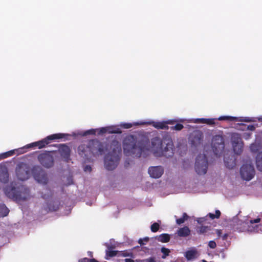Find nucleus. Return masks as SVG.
<instances>
[{"label":"nucleus","instance_id":"45","mask_svg":"<svg viewBox=\"0 0 262 262\" xmlns=\"http://www.w3.org/2000/svg\"><path fill=\"white\" fill-rule=\"evenodd\" d=\"M145 262H156L155 258L154 257H150L145 260Z\"/></svg>","mask_w":262,"mask_h":262},{"label":"nucleus","instance_id":"46","mask_svg":"<svg viewBox=\"0 0 262 262\" xmlns=\"http://www.w3.org/2000/svg\"><path fill=\"white\" fill-rule=\"evenodd\" d=\"M260 221V218H257V219H255L254 220H250V223L252 224H254V223H259Z\"/></svg>","mask_w":262,"mask_h":262},{"label":"nucleus","instance_id":"4","mask_svg":"<svg viewBox=\"0 0 262 262\" xmlns=\"http://www.w3.org/2000/svg\"><path fill=\"white\" fill-rule=\"evenodd\" d=\"M4 191L8 198L16 202L26 201L30 197L29 188L23 185L17 187L8 186L5 188Z\"/></svg>","mask_w":262,"mask_h":262},{"label":"nucleus","instance_id":"24","mask_svg":"<svg viewBox=\"0 0 262 262\" xmlns=\"http://www.w3.org/2000/svg\"><path fill=\"white\" fill-rule=\"evenodd\" d=\"M256 164L257 169L262 171V152H258L257 155Z\"/></svg>","mask_w":262,"mask_h":262},{"label":"nucleus","instance_id":"32","mask_svg":"<svg viewBox=\"0 0 262 262\" xmlns=\"http://www.w3.org/2000/svg\"><path fill=\"white\" fill-rule=\"evenodd\" d=\"M221 212L220 210H216L215 211V214H213V213H209L208 214V216L210 217V218H211L212 220H213L214 219H219L220 218V216H221Z\"/></svg>","mask_w":262,"mask_h":262},{"label":"nucleus","instance_id":"56","mask_svg":"<svg viewBox=\"0 0 262 262\" xmlns=\"http://www.w3.org/2000/svg\"><path fill=\"white\" fill-rule=\"evenodd\" d=\"M203 262H207V261L206 260H203Z\"/></svg>","mask_w":262,"mask_h":262},{"label":"nucleus","instance_id":"28","mask_svg":"<svg viewBox=\"0 0 262 262\" xmlns=\"http://www.w3.org/2000/svg\"><path fill=\"white\" fill-rule=\"evenodd\" d=\"M189 218L188 215L186 213H184L183 214L182 217L180 219H178L176 220V223L178 225H181L185 222V221L187 220Z\"/></svg>","mask_w":262,"mask_h":262},{"label":"nucleus","instance_id":"9","mask_svg":"<svg viewBox=\"0 0 262 262\" xmlns=\"http://www.w3.org/2000/svg\"><path fill=\"white\" fill-rule=\"evenodd\" d=\"M212 148L214 154L219 156L224 149V139L222 136L217 135L213 137L211 143Z\"/></svg>","mask_w":262,"mask_h":262},{"label":"nucleus","instance_id":"37","mask_svg":"<svg viewBox=\"0 0 262 262\" xmlns=\"http://www.w3.org/2000/svg\"><path fill=\"white\" fill-rule=\"evenodd\" d=\"M14 150H10L3 154L2 156L3 158H6L8 157L13 156L14 154Z\"/></svg>","mask_w":262,"mask_h":262},{"label":"nucleus","instance_id":"31","mask_svg":"<svg viewBox=\"0 0 262 262\" xmlns=\"http://www.w3.org/2000/svg\"><path fill=\"white\" fill-rule=\"evenodd\" d=\"M210 230V227L208 226H201L197 231L199 234H205Z\"/></svg>","mask_w":262,"mask_h":262},{"label":"nucleus","instance_id":"36","mask_svg":"<svg viewBox=\"0 0 262 262\" xmlns=\"http://www.w3.org/2000/svg\"><path fill=\"white\" fill-rule=\"evenodd\" d=\"M195 252L193 251H188L186 253V257L188 259H190L194 257Z\"/></svg>","mask_w":262,"mask_h":262},{"label":"nucleus","instance_id":"48","mask_svg":"<svg viewBox=\"0 0 262 262\" xmlns=\"http://www.w3.org/2000/svg\"><path fill=\"white\" fill-rule=\"evenodd\" d=\"M216 233L217 234L219 237H222V231L221 229H217L216 230Z\"/></svg>","mask_w":262,"mask_h":262},{"label":"nucleus","instance_id":"27","mask_svg":"<svg viewBox=\"0 0 262 262\" xmlns=\"http://www.w3.org/2000/svg\"><path fill=\"white\" fill-rule=\"evenodd\" d=\"M9 212V210L4 204H0V216H6Z\"/></svg>","mask_w":262,"mask_h":262},{"label":"nucleus","instance_id":"44","mask_svg":"<svg viewBox=\"0 0 262 262\" xmlns=\"http://www.w3.org/2000/svg\"><path fill=\"white\" fill-rule=\"evenodd\" d=\"M225 163L226 166L227 168H229V169H231V168H232L234 167V163H233V162H232V163H231V164L229 165V164H228V163L226 160H225Z\"/></svg>","mask_w":262,"mask_h":262},{"label":"nucleus","instance_id":"8","mask_svg":"<svg viewBox=\"0 0 262 262\" xmlns=\"http://www.w3.org/2000/svg\"><path fill=\"white\" fill-rule=\"evenodd\" d=\"M32 174L34 179L39 183L46 185L48 182L47 173L39 166H34L31 169Z\"/></svg>","mask_w":262,"mask_h":262},{"label":"nucleus","instance_id":"21","mask_svg":"<svg viewBox=\"0 0 262 262\" xmlns=\"http://www.w3.org/2000/svg\"><path fill=\"white\" fill-rule=\"evenodd\" d=\"M231 140L232 146L243 142L240 134L235 133L231 135Z\"/></svg>","mask_w":262,"mask_h":262},{"label":"nucleus","instance_id":"29","mask_svg":"<svg viewBox=\"0 0 262 262\" xmlns=\"http://www.w3.org/2000/svg\"><path fill=\"white\" fill-rule=\"evenodd\" d=\"M118 252V251L106 250L105 258L106 259H108L109 257H112L117 255Z\"/></svg>","mask_w":262,"mask_h":262},{"label":"nucleus","instance_id":"19","mask_svg":"<svg viewBox=\"0 0 262 262\" xmlns=\"http://www.w3.org/2000/svg\"><path fill=\"white\" fill-rule=\"evenodd\" d=\"M50 143L49 140L47 139V137L41 140L32 143L29 145L30 147H34L37 146L39 149L45 147L47 145Z\"/></svg>","mask_w":262,"mask_h":262},{"label":"nucleus","instance_id":"12","mask_svg":"<svg viewBox=\"0 0 262 262\" xmlns=\"http://www.w3.org/2000/svg\"><path fill=\"white\" fill-rule=\"evenodd\" d=\"M93 157L102 155L104 152L103 144L98 140H91L88 142Z\"/></svg>","mask_w":262,"mask_h":262},{"label":"nucleus","instance_id":"25","mask_svg":"<svg viewBox=\"0 0 262 262\" xmlns=\"http://www.w3.org/2000/svg\"><path fill=\"white\" fill-rule=\"evenodd\" d=\"M107 133L108 134H120L121 131L120 128L115 126H106Z\"/></svg>","mask_w":262,"mask_h":262},{"label":"nucleus","instance_id":"33","mask_svg":"<svg viewBox=\"0 0 262 262\" xmlns=\"http://www.w3.org/2000/svg\"><path fill=\"white\" fill-rule=\"evenodd\" d=\"M184 128V126L182 124L177 123L174 126H172L170 127L171 130H181Z\"/></svg>","mask_w":262,"mask_h":262},{"label":"nucleus","instance_id":"15","mask_svg":"<svg viewBox=\"0 0 262 262\" xmlns=\"http://www.w3.org/2000/svg\"><path fill=\"white\" fill-rule=\"evenodd\" d=\"M54 146L58 147V151L60 156L68 162L70 157L71 151L70 148L66 144H56Z\"/></svg>","mask_w":262,"mask_h":262},{"label":"nucleus","instance_id":"6","mask_svg":"<svg viewBox=\"0 0 262 262\" xmlns=\"http://www.w3.org/2000/svg\"><path fill=\"white\" fill-rule=\"evenodd\" d=\"M208 159L205 154H200L196 158L195 163V170L196 172L200 175L206 173L208 169Z\"/></svg>","mask_w":262,"mask_h":262},{"label":"nucleus","instance_id":"10","mask_svg":"<svg viewBox=\"0 0 262 262\" xmlns=\"http://www.w3.org/2000/svg\"><path fill=\"white\" fill-rule=\"evenodd\" d=\"M31 169L25 163L19 164L16 169V173L18 179L21 181L28 179L30 176Z\"/></svg>","mask_w":262,"mask_h":262},{"label":"nucleus","instance_id":"34","mask_svg":"<svg viewBox=\"0 0 262 262\" xmlns=\"http://www.w3.org/2000/svg\"><path fill=\"white\" fill-rule=\"evenodd\" d=\"M160 228V225L158 223H154L151 225L150 229L152 232H157Z\"/></svg>","mask_w":262,"mask_h":262},{"label":"nucleus","instance_id":"42","mask_svg":"<svg viewBox=\"0 0 262 262\" xmlns=\"http://www.w3.org/2000/svg\"><path fill=\"white\" fill-rule=\"evenodd\" d=\"M208 246L211 249H214L216 247V243L214 241H210L208 243Z\"/></svg>","mask_w":262,"mask_h":262},{"label":"nucleus","instance_id":"50","mask_svg":"<svg viewBox=\"0 0 262 262\" xmlns=\"http://www.w3.org/2000/svg\"><path fill=\"white\" fill-rule=\"evenodd\" d=\"M228 235L227 233H225L222 236V238L223 240H226L227 238Z\"/></svg>","mask_w":262,"mask_h":262},{"label":"nucleus","instance_id":"13","mask_svg":"<svg viewBox=\"0 0 262 262\" xmlns=\"http://www.w3.org/2000/svg\"><path fill=\"white\" fill-rule=\"evenodd\" d=\"M78 152L85 161H90L91 158L93 157L88 143L86 144L79 145L78 147Z\"/></svg>","mask_w":262,"mask_h":262},{"label":"nucleus","instance_id":"54","mask_svg":"<svg viewBox=\"0 0 262 262\" xmlns=\"http://www.w3.org/2000/svg\"><path fill=\"white\" fill-rule=\"evenodd\" d=\"M258 120L259 121H262V118H259Z\"/></svg>","mask_w":262,"mask_h":262},{"label":"nucleus","instance_id":"52","mask_svg":"<svg viewBox=\"0 0 262 262\" xmlns=\"http://www.w3.org/2000/svg\"><path fill=\"white\" fill-rule=\"evenodd\" d=\"M89 262H99L94 258L89 259Z\"/></svg>","mask_w":262,"mask_h":262},{"label":"nucleus","instance_id":"41","mask_svg":"<svg viewBox=\"0 0 262 262\" xmlns=\"http://www.w3.org/2000/svg\"><path fill=\"white\" fill-rule=\"evenodd\" d=\"M121 126L124 128H130L133 126V125L130 123H124L121 124Z\"/></svg>","mask_w":262,"mask_h":262},{"label":"nucleus","instance_id":"40","mask_svg":"<svg viewBox=\"0 0 262 262\" xmlns=\"http://www.w3.org/2000/svg\"><path fill=\"white\" fill-rule=\"evenodd\" d=\"M132 253L128 252L127 251H123L120 252V254L119 255L123 256V257H126V256H130L132 255Z\"/></svg>","mask_w":262,"mask_h":262},{"label":"nucleus","instance_id":"38","mask_svg":"<svg viewBox=\"0 0 262 262\" xmlns=\"http://www.w3.org/2000/svg\"><path fill=\"white\" fill-rule=\"evenodd\" d=\"M149 238L148 237H145L143 239L140 238L138 241V243L140 244V245H144L145 244V242L147 243L149 241Z\"/></svg>","mask_w":262,"mask_h":262},{"label":"nucleus","instance_id":"3","mask_svg":"<svg viewBox=\"0 0 262 262\" xmlns=\"http://www.w3.org/2000/svg\"><path fill=\"white\" fill-rule=\"evenodd\" d=\"M112 150L104 159V165L106 169L112 170L118 165L121 154V144L117 140H113L110 145Z\"/></svg>","mask_w":262,"mask_h":262},{"label":"nucleus","instance_id":"47","mask_svg":"<svg viewBox=\"0 0 262 262\" xmlns=\"http://www.w3.org/2000/svg\"><path fill=\"white\" fill-rule=\"evenodd\" d=\"M91 170H92V168L90 165H86L84 167V171L85 172H86V171L91 172Z\"/></svg>","mask_w":262,"mask_h":262},{"label":"nucleus","instance_id":"11","mask_svg":"<svg viewBox=\"0 0 262 262\" xmlns=\"http://www.w3.org/2000/svg\"><path fill=\"white\" fill-rule=\"evenodd\" d=\"M242 178L246 181L251 180L255 175V170L251 164H243L240 169Z\"/></svg>","mask_w":262,"mask_h":262},{"label":"nucleus","instance_id":"20","mask_svg":"<svg viewBox=\"0 0 262 262\" xmlns=\"http://www.w3.org/2000/svg\"><path fill=\"white\" fill-rule=\"evenodd\" d=\"M69 136V135L64 133H57L51 135L47 137V139L49 140L50 142L52 140H57L61 139H67V137Z\"/></svg>","mask_w":262,"mask_h":262},{"label":"nucleus","instance_id":"2","mask_svg":"<svg viewBox=\"0 0 262 262\" xmlns=\"http://www.w3.org/2000/svg\"><path fill=\"white\" fill-rule=\"evenodd\" d=\"M151 149L156 157H172L175 148L172 139L168 137H156L151 139Z\"/></svg>","mask_w":262,"mask_h":262},{"label":"nucleus","instance_id":"14","mask_svg":"<svg viewBox=\"0 0 262 262\" xmlns=\"http://www.w3.org/2000/svg\"><path fill=\"white\" fill-rule=\"evenodd\" d=\"M203 134L200 130L193 132L190 136V141L192 145L196 147L200 145L203 140Z\"/></svg>","mask_w":262,"mask_h":262},{"label":"nucleus","instance_id":"5","mask_svg":"<svg viewBox=\"0 0 262 262\" xmlns=\"http://www.w3.org/2000/svg\"><path fill=\"white\" fill-rule=\"evenodd\" d=\"M228 120L230 121H241L249 122L251 120L247 117H236L232 116H221L218 118H198L195 119L194 121L195 123H203L209 125H213L215 124V120Z\"/></svg>","mask_w":262,"mask_h":262},{"label":"nucleus","instance_id":"35","mask_svg":"<svg viewBox=\"0 0 262 262\" xmlns=\"http://www.w3.org/2000/svg\"><path fill=\"white\" fill-rule=\"evenodd\" d=\"M242 125L243 126V128H242V130H254L255 129V127L253 125H246L244 124H242Z\"/></svg>","mask_w":262,"mask_h":262},{"label":"nucleus","instance_id":"17","mask_svg":"<svg viewBox=\"0 0 262 262\" xmlns=\"http://www.w3.org/2000/svg\"><path fill=\"white\" fill-rule=\"evenodd\" d=\"M177 121L176 120H169L163 122H153L152 126L158 129H168V124H174Z\"/></svg>","mask_w":262,"mask_h":262},{"label":"nucleus","instance_id":"18","mask_svg":"<svg viewBox=\"0 0 262 262\" xmlns=\"http://www.w3.org/2000/svg\"><path fill=\"white\" fill-rule=\"evenodd\" d=\"M9 181V173L6 167L0 165V181L7 183Z\"/></svg>","mask_w":262,"mask_h":262},{"label":"nucleus","instance_id":"30","mask_svg":"<svg viewBox=\"0 0 262 262\" xmlns=\"http://www.w3.org/2000/svg\"><path fill=\"white\" fill-rule=\"evenodd\" d=\"M161 252L163 254V255H162V258L163 259H165L166 258L167 256H168L169 255L170 253V250L169 249L163 247L161 248Z\"/></svg>","mask_w":262,"mask_h":262},{"label":"nucleus","instance_id":"43","mask_svg":"<svg viewBox=\"0 0 262 262\" xmlns=\"http://www.w3.org/2000/svg\"><path fill=\"white\" fill-rule=\"evenodd\" d=\"M105 133H107L106 127H101L99 129V135H102Z\"/></svg>","mask_w":262,"mask_h":262},{"label":"nucleus","instance_id":"39","mask_svg":"<svg viewBox=\"0 0 262 262\" xmlns=\"http://www.w3.org/2000/svg\"><path fill=\"white\" fill-rule=\"evenodd\" d=\"M96 130L95 129H91L85 131L83 135L85 136L88 135H94L96 134Z\"/></svg>","mask_w":262,"mask_h":262},{"label":"nucleus","instance_id":"49","mask_svg":"<svg viewBox=\"0 0 262 262\" xmlns=\"http://www.w3.org/2000/svg\"><path fill=\"white\" fill-rule=\"evenodd\" d=\"M89 258L87 257L82 258L78 260V262H89Z\"/></svg>","mask_w":262,"mask_h":262},{"label":"nucleus","instance_id":"55","mask_svg":"<svg viewBox=\"0 0 262 262\" xmlns=\"http://www.w3.org/2000/svg\"><path fill=\"white\" fill-rule=\"evenodd\" d=\"M42 198H43V199H47V198L45 197V196H42Z\"/></svg>","mask_w":262,"mask_h":262},{"label":"nucleus","instance_id":"51","mask_svg":"<svg viewBox=\"0 0 262 262\" xmlns=\"http://www.w3.org/2000/svg\"><path fill=\"white\" fill-rule=\"evenodd\" d=\"M125 262H134V260L131 258H126Z\"/></svg>","mask_w":262,"mask_h":262},{"label":"nucleus","instance_id":"1","mask_svg":"<svg viewBox=\"0 0 262 262\" xmlns=\"http://www.w3.org/2000/svg\"><path fill=\"white\" fill-rule=\"evenodd\" d=\"M123 148L126 156L140 158L149 150V140L143 135H128L123 140Z\"/></svg>","mask_w":262,"mask_h":262},{"label":"nucleus","instance_id":"16","mask_svg":"<svg viewBox=\"0 0 262 262\" xmlns=\"http://www.w3.org/2000/svg\"><path fill=\"white\" fill-rule=\"evenodd\" d=\"M148 172L151 178L157 179L161 177L164 169L161 166H151L149 167Z\"/></svg>","mask_w":262,"mask_h":262},{"label":"nucleus","instance_id":"53","mask_svg":"<svg viewBox=\"0 0 262 262\" xmlns=\"http://www.w3.org/2000/svg\"><path fill=\"white\" fill-rule=\"evenodd\" d=\"M255 145H251V146H250V148L251 149L252 151H254V147H255Z\"/></svg>","mask_w":262,"mask_h":262},{"label":"nucleus","instance_id":"7","mask_svg":"<svg viewBox=\"0 0 262 262\" xmlns=\"http://www.w3.org/2000/svg\"><path fill=\"white\" fill-rule=\"evenodd\" d=\"M56 151H45L40 154L37 157L39 163L45 167L51 168L54 164V160L51 153L55 152Z\"/></svg>","mask_w":262,"mask_h":262},{"label":"nucleus","instance_id":"22","mask_svg":"<svg viewBox=\"0 0 262 262\" xmlns=\"http://www.w3.org/2000/svg\"><path fill=\"white\" fill-rule=\"evenodd\" d=\"M190 234V230L187 226L180 228L178 230V235L181 237H186Z\"/></svg>","mask_w":262,"mask_h":262},{"label":"nucleus","instance_id":"26","mask_svg":"<svg viewBox=\"0 0 262 262\" xmlns=\"http://www.w3.org/2000/svg\"><path fill=\"white\" fill-rule=\"evenodd\" d=\"M235 154L240 155L243 151V142L232 146Z\"/></svg>","mask_w":262,"mask_h":262},{"label":"nucleus","instance_id":"23","mask_svg":"<svg viewBox=\"0 0 262 262\" xmlns=\"http://www.w3.org/2000/svg\"><path fill=\"white\" fill-rule=\"evenodd\" d=\"M158 241L161 243H167L170 241V235L167 233H162L156 237Z\"/></svg>","mask_w":262,"mask_h":262}]
</instances>
